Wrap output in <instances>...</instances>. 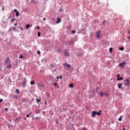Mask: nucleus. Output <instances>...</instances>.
Returning <instances> with one entry per match:
<instances>
[{
	"label": "nucleus",
	"instance_id": "1",
	"mask_svg": "<svg viewBox=\"0 0 130 130\" xmlns=\"http://www.w3.org/2000/svg\"><path fill=\"white\" fill-rule=\"evenodd\" d=\"M95 115H101V111L99 112L93 111L91 113V116L92 117H95Z\"/></svg>",
	"mask_w": 130,
	"mask_h": 130
},
{
	"label": "nucleus",
	"instance_id": "2",
	"mask_svg": "<svg viewBox=\"0 0 130 130\" xmlns=\"http://www.w3.org/2000/svg\"><path fill=\"white\" fill-rule=\"evenodd\" d=\"M129 79H125L124 80V85L126 87H129Z\"/></svg>",
	"mask_w": 130,
	"mask_h": 130
},
{
	"label": "nucleus",
	"instance_id": "3",
	"mask_svg": "<svg viewBox=\"0 0 130 130\" xmlns=\"http://www.w3.org/2000/svg\"><path fill=\"white\" fill-rule=\"evenodd\" d=\"M124 64H125V62H123L122 63H120L119 64V66L122 68V69H123L124 68Z\"/></svg>",
	"mask_w": 130,
	"mask_h": 130
},
{
	"label": "nucleus",
	"instance_id": "4",
	"mask_svg": "<svg viewBox=\"0 0 130 130\" xmlns=\"http://www.w3.org/2000/svg\"><path fill=\"white\" fill-rule=\"evenodd\" d=\"M38 87L39 88H43L44 87V84H40V83H37Z\"/></svg>",
	"mask_w": 130,
	"mask_h": 130
},
{
	"label": "nucleus",
	"instance_id": "5",
	"mask_svg": "<svg viewBox=\"0 0 130 130\" xmlns=\"http://www.w3.org/2000/svg\"><path fill=\"white\" fill-rule=\"evenodd\" d=\"M96 38H100V31H96Z\"/></svg>",
	"mask_w": 130,
	"mask_h": 130
},
{
	"label": "nucleus",
	"instance_id": "6",
	"mask_svg": "<svg viewBox=\"0 0 130 130\" xmlns=\"http://www.w3.org/2000/svg\"><path fill=\"white\" fill-rule=\"evenodd\" d=\"M64 54L65 56H70V54L68 52V51H66L64 53Z\"/></svg>",
	"mask_w": 130,
	"mask_h": 130
},
{
	"label": "nucleus",
	"instance_id": "7",
	"mask_svg": "<svg viewBox=\"0 0 130 130\" xmlns=\"http://www.w3.org/2000/svg\"><path fill=\"white\" fill-rule=\"evenodd\" d=\"M63 66H66V67H67V68H68V69H70V68H71V64H67V63H64Z\"/></svg>",
	"mask_w": 130,
	"mask_h": 130
},
{
	"label": "nucleus",
	"instance_id": "8",
	"mask_svg": "<svg viewBox=\"0 0 130 130\" xmlns=\"http://www.w3.org/2000/svg\"><path fill=\"white\" fill-rule=\"evenodd\" d=\"M61 22V20L59 19V18H57V21H56L57 24H59V23H60Z\"/></svg>",
	"mask_w": 130,
	"mask_h": 130
},
{
	"label": "nucleus",
	"instance_id": "9",
	"mask_svg": "<svg viewBox=\"0 0 130 130\" xmlns=\"http://www.w3.org/2000/svg\"><path fill=\"white\" fill-rule=\"evenodd\" d=\"M121 86H122V83H118V87L119 89L121 88Z\"/></svg>",
	"mask_w": 130,
	"mask_h": 130
},
{
	"label": "nucleus",
	"instance_id": "10",
	"mask_svg": "<svg viewBox=\"0 0 130 130\" xmlns=\"http://www.w3.org/2000/svg\"><path fill=\"white\" fill-rule=\"evenodd\" d=\"M98 90H99V87H97L96 88V90H95V89H93L92 90V92H95V93H97V91H98Z\"/></svg>",
	"mask_w": 130,
	"mask_h": 130
},
{
	"label": "nucleus",
	"instance_id": "11",
	"mask_svg": "<svg viewBox=\"0 0 130 130\" xmlns=\"http://www.w3.org/2000/svg\"><path fill=\"white\" fill-rule=\"evenodd\" d=\"M117 81H122V80H123V78H122V77L117 78Z\"/></svg>",
	"mask_w": 130,
	"mask_h": 130
},
{
	"label": "nucleus",
	"instance_id": "12",
	"mask_svg": "<svg viewBox=\"0 0 130 130\" xmlns=\"http://www.w3.org/2000/svg\"><path fill=\"white\" fill-rule=\"evenodd\" d=\"M22 117H18V118H17L16 119H15V121H18V120H20V119H21Z\"/></svg>",
	"mask_w": 130,
	"mask_h": 130
},
{
	"label": "nucleus",
	"instance_id": "13",
	"mask_svg": "<svg viewBox=\"0 0 130 130\" xmlns=\"http://www.w3.org/2000/svg\"><path fill=\"white\" fill-rule=\"evenodd\" d=\"M69 88H74V84H70L69 85Z\"/></svg>",
	"mask_w": 130,
	"mask_h": 130
},
{
	"label": "nucleus",
	"instance_id": "14",
	"mask_svg": "<svg viewBox=\"0 0 130 130\" xmlns=\"http://www.w3.org/2000/svg\"><path fill=\"white\" fill-rule=\"evenodd\" d=\"M36 101H37L38 104H39V102H41V100H39V99H37Z\"/></svg>",
	"mask_w": 130,
	"mask_h": 130
},
{
	"label": "nucleus",
	"instance_id": "15",
	"mask_svg": "<svg viewBox=\"0 0 130 130\" xmlns=\"http://www.w3.org/2000/svg\"><path fill=\"white\" fill-rule=\"evenodd\" d=\"M29 28H30V24L26 25V29H29Z\"/></svg>",
	"mask_w": 130,
	"mask_h": 130
},
{
	"label": "nucleus",
	"instance_id": "16",
	"mask_svg": "<svg viewBox=\"0 0 130 130\" xmlns=\"http://www.w3.org/2000/svg\"><path fill=\"white\" fill-rule=\"evenodd\" d=\"M30 85H35V81H31Z\"/></svg>",
	"mask_w": 130,
	"mask_h": 130
},
{
	"label": "nucleus",
	"instance_id": "17",
	"mask_svg": "<svg viewBox=\"0 0 130 130\" xmlns=\"http://www.w3.org/2000/svg\"><path fill=\"white\" fill-rule=\"evenodd\" d=\"M100 96H101V97L103 96V95H104V93H103V92H101L100 93Z\"/></svg>",
	"mask_w": 130,
	"mask_h": 130
},
{
	"label": "nucleus",
	"instance_id": "18",
	"mask_svg": "<svg viewBox=\"0 0 130 130\" xmlns=\"http://www.w3.org/2000/svg\"><path fill=\"white\" fill-rule=\"evenodd\" d=\"M16 14L15 16H16V17H18V16H19V11H17V12H16Z\"/></svg>",
	"mask_w": 130,
	"mask_h": 130
},
{
	"label": "nucleus",
	"instance_id": "19",
	"mask_svg": "<svg viewBox=\"0 0 130 130\" xmlns=\"http://www.w3.org/2000/svg\"><path fill=\"white\" fill-rule=\"evenodd\" d=\"M23 55L21 54L19 55V58H23Z\"/></svg>",
	"mask_w": 130,
	"mask_h": 130
},
{
	"label": "nucleus",
	"instance_id": "20",
	"mask_svg": "<svg viewBox=\"0 0 130 130\" xmlns=\"http://www.w3.org/2000/svg\"><path fill=\"white\" fill-rule=\"evenodd\" d=\"M16 93L17 94H19V93H20V90L19 89H16Z\"/></svg>",
	"mask_w": 130,
	"mask_h": 130
},
{
	"label": "nucleus",
	"instance_id": "21",
	"mask_svg": "<svg viewBox=\"0 0 130 130\" xmlns=\"http://www.w3.org/2000/svg\"><path fill=\"white\" fill-rule=\"evenodd\" d=\"M120 50H124V47H121L119 48Z\"/></svg>",
	"mask_w": 130,
	"mask_h": 130
},
{
	"label": "nucleus",
	"instance_id": "22",
	"mask_svg": "<svg viewBox=\"0 0 130 130\" xmlns=\"http://www.w3.org/2000/svg\"><path fill=\"white\" fill-rule=\"evenodd\" d=\"M122 117L121 116H120L119 118H118V120H119V121H121V120H122Z\"/></svg>",
	"mask_w": 130,
	"mask_h": 130
},
{
	"label": "nucleus",
	"instance_id": "23",
	"mask_svg": "<svg viewBox=\"0 0 130 130\" xmlns=\"http://www.w3.org/2000/svg\"><path fill=\"white\" fill-rule=\"evenodd\" d=\"M40 35H41L40 32H38V37H40Z\"/></svg>",
	"mask_w": 130,
	"mask_h": 130
},
{
	"label": "nucleus",
	"instance_id": "24",
	"mask_svg": "<svg viewBox=\"0 0 130 130\" xmlns=\"http://www.w3.org/2000/svg\"><path fill=\"white\" fill-rule=\"evenodd\" d=\"M4 102V100H3V99H0V103H2V102Z\"/></svg>",
	"mask_w": 130,
	"mask_h": 130
},
{
	"label": "nucleus",
	"instance_id": "25",
	"mask_svg": "<svg viewBox=\"0 0 130 130\" xmlns=\"http://www.w3.org/2000/svg\"><path fill=\"white\" fill-rule=\"evenodd\" d=\"M12 30H13L14 31H16V27H12Z\"/></svg>",
	"mask_w": 130,
	"mask_h": 130
},
{
	"label": "nucleus",
	"instance_id": "26",
	"mask_svg": "<svg viewBox=\"0 0 130 130\" xmlns=\"http://www.w3.org/2000/svg\"><path fill=\"white\" fill-rule=\"evenodd\" d=\"M72 34H75V33H76V31L75 30H72Z\"/></svg>",
	"mask_w": 130,
	"mask_h": 130
},
{
	"label": "nucleus",
	"instance_id": "27",
	"mask_svg": "<svg viewBox=\"0 0 130 130\" xmlns=\"http://www.w3.org/2000/svg\"><path fill=\"white\" fill-rule=\"evenodd\" d=\"M69 44H73V41H71L70 42H69Z\"/></svg>",
	"mask_w": 130,
	"mask_h": 130
},
{
	"label": "nucleus",
	"instance_id": "28",
	"mask_svg": "<svg viewBox=\"0 0 130 130\" xmlns=\"http://www.w3.org/2000/svg\"><path fill=\"white\" fill-rule=\"evenodd\" d=\"M110 52H112V48H110Z\"/></svg>",
	"mask_w": 130,
	"mask_h": 130
},
{
	"label": "nucleus",
	"instance_id": "29",
	"mask_svg": "<svg viewBox=\"0 0 130 130\" xmlns=\"http://www.w3.org/2000/svg\"><path fill=\"white\" fill-rule=\"evenodd\" d=\"M2 11H5V7L4 6L2 7Z\"/></svg>",
	"mask_w": 130,
	"mask_h": 130
},
{
	"label": "nucleus",
	"instance_id": "30",
	"mask_svg": "<svg viewBox=\"0 0 130 130\" xmlns=\"http://www.w3.org/2000/svg\"><path fill=\"white\" fill-rule=\"evenodd\" d=\"M82 130H87V128L83 127Z\"/></svg>",
	"mask_w": 130,
	"mask_h": 130
},
{
	"label": "nucleus",
	"instance_id": "31",
	"mask_svg": "<svg viewBox=\"0 0 130 130\" xmlns=\"http://www.w3.org/2000/svg\"><path fill=\"white\" fill-rule=\"evenodd\" d=\"M14 12H15V13H17V12H18V10L15 9H14Z\"/></svg>",
	"mask_w": 130,
	"mask_h": 130
},
{
	"label": "nucleus",
	"instance_id": "32",
	"mask_svg": "<svg viewBox=\"0 0 130 130\" xmlns=\"http://www.w3.org/2000/svg\"><path fill=\"white\" fill-rule=\"evenodd\" d=\"M105 96H108V93H104Z\"/></svg>",
	"mask_w": 130,
	"mask_h": 130
},
{
	"label": "nucleus",
	"instance_id": "33",
	"mask_svg": "<svg viewBox=\"0 0 130 130\" xmlns=\"http://www.w3.org/2000/svg\"><path fill=\"white\" fill-rule=\"evenodd\" d=\"M35 29H40V27L39 26H38L36 27Z\"/></svg>",
	"mask_w": 130,
	"mask_h": 130
},
{
	"label": "nucleus",
	"instance_id": "34",
	"mask_svg": "<svg viewBox=\"0 0 130 130\" xmlns=\"http://www.w3.org/2000/svg\"><path fill=\"white\" fill-rule=\"evenodd\" d=\"M13 30V27H11L9 29V31H12Z\"/></svg>",
	"mask_w": 130,
	"mask_h": 130
},
{
	"label": "nucleus",
	"instance_id": "35",
	"mask_svg": "<svg viewBox=\"0 0 130 130\" xmlns=\"http://www.w3.org/2000/svg\"><path fill=\"white\" fill-rule=\"evenodd\" d=\"M37 53H38L39 55H40V51H38Z\"/></svg>",
	"mask_w": 130,
	"mask_h": 130
},
{
	"label": "nucleus",
	"instance_id": "36",
	"mask_svg": "<svg viewBox=\"0 0 130 130\" xmlns=\"http://www.w3.org/2000/svg\"><path fill=\"white\" fill-rule=\"evenodd\" d=\"M54 85L55 86H57V83H54Z\"/></svg>",
	"mask_w": 130,
	"mask_h": 130
},
{
	"label": "nucleus",
	"instance_id": "37",
	"mask_svg": "<svg viewBox=\"0 0 130 130\" xmlns=\"http://www.w3.org/2000/svg\"><path fill=\"white\" fill-rule=\"evenodd\" d=\"M15 20H16V19H12V20H11V21H12V22H14V21H15Z\"/></svg>",
	"mask_w": 130,
	"mask_h": 130
},
{
	"label": "nucleus",
	"instance_id": "38",
	"mask_svg": "<svg viewBox=\"0 0 130 130\" xmlns=\"http://www.w3.org/2000/svg\"><path fill=\"white\" fill-rule=\"evenodd\" d=\"M117 78H119V77H120L119 74H118L117 76Z\"/></svg>",
	"mask_w": 130,
	"mask_h": 130
},
{
	"label": "nucleus",
	"instance_id": "39",
	"mask_svg": "<svg viewBox=\"0 0 130 130\" xmlns=\"http://www.w3.org/2000/svg\"><path fill=\"white\" fill-rule=\"evenodd\" d=\"M56 79H57V80H58V79H59V77L57 76V77H56Z\"/></svg>",
	"mask_w": 130,
	"mask_h": 130
},
{
	"label": "nucleus",
	"instance_id": "40",
	"mask_svg": "<svg viewBox=\"0 0 130 130\" xmlns=\"http://www.w3.org/2000/svg\"><path fill=\"white\" fill-rule=\"evenodd\" d=\"M29 114H27L26 115V117H29Z\"/></svg>",
	"mask_w": 130,
	"mask_h": 130
},
{
	"label": "nucleus",
	"instance_id": "41",
	"mask_svg": "<svg viewBox=\"0 0 130 130\" xmlns=\"http://www.w3.org/2000/svg\"><path fill=\"white\" fill-rule=\"evenodd\" d=\"M5 110H6V111H8V108H5Z\"/></svg>",
	"mask_w": 130,
	"mask_h": 130
},
{
	"label": "nucleus",
	"instance_id": "42",
	"mask_svg": "<svg viewBox=\"0 0 130 130\" xmlns=\"http://www.w3.org/2000/svg\"><path fill=\"white\" fill-rule=\"evenodd\" d=\"M45 20H46V19L45 18H43V20H44V21H45Z\"/></svg>",
	"mask_w": 130,
	"mask_h": 130
},
{
	"label": "nucleus",
	"instance_id": "43",
	"mask_svg": "<svg viewBox=\"0 0 130 130\" xmlns=\"http://www.w3.org/2000/svg\"><path fill=\"white\" fill-rule=\"evenodd\" d=\"M61 9H59V12H61Z\"/></svg>",
	"mask_w": 130,
	"mask_h": 130
},
{
	"label": "nucleus",
	"instance_id": "44",
	"mask_svg": "<svg viewBox=\"0 0 130 130\" xmlns=\"http://www.w3.org/2000/svg\"><path fill=\"white\" fill-rule=\"evenodd\" d=\"M50 66H52V67H54L53 64H51Z\"/></svg>",
	"mask_w": 130,
	"mask_h": 130
},
{
	"label": "nucleus",
	"instance_id": "45",
	"mask_svg": "<svg viewBox=\"0 0 130 130\" xmlns=\"http://www.w3.org/2000/svg\"><path fill=\"white\" fill-rule=\"evenodd\" d=\"M45 104H47V102H45Z\"/></svg>",
	"mask_w": 130,
	"mask_h": 130
},
{
	"label": "nucleus",
	"instance_id": "46",
	"mask_svg": "<svg viewBox=\"0 0 130 130\" xmlns=\"http://www.w3.org/2000/svg\"><path fill=\"white\" fill-rule=\"evenodd\" d=\"M58 52H59V51H60V52H61V50H60V51L58 50Z\"/></svg>",
	"mask_w": 130,
	"mask_h": 130
},
{
	"label": "nucleus",
	"instance_id": "47",
	"mask_svg": "<svg viewBox=\"0 0 130 130\" xmlns=\"http://www.w3.org/2000/svg\"><path fill=\"white\" fill-rule=\"evenodd\" d=\"M105 22H106V21H104L103 22V24H104V23H105Z\"/></svg>",
	"mask_w": 130,
	"mask_h": 130
},
{
	"label": "nucleus",
	"instance_id": "48",
	"mask_svg": "<svg viewBox=\"0 0 130 130\" xmlns=\"http://www.w3.org/2000/svg\"><path fill=\"white\" fill-rule=\"evenodd\" d=\"M32 114V113H30L29 114H28L29 115H31Z\"/></svg>",
	"mask_w": 130,
	"mask_h": 130
},
{
	"label": "nucleus",
	"instance_id": "49",
	"mask_svg": "<svg viewBox=\"0 0 130 130\" xmlns=\"http://www.w3.org/2000/svg\"><path fill=\"white\" fill-rule=\"evenodd\" d=\"M23 119H24L25 120H26V117L23 118Z\"/></svg>",
	"mask_w": 130,
	"mask_h": 130
},
{
	"label": "nucleus",
	"instance_id": "50",
	"mask_svg": "<svg viewBox=\"0 0 130 130\" xmlns=\"http://www.w3.org/2000/svg\"><path fill=\"white\" fill-rule=\"evenodd\" d=\"M14 26H17V23H15V24H14Z\"/></svg>",
	"mask_w": 130,
	"mask_h": 130
},
{
	"label": "nucleus",
	"instance_id": "51",
	"mask_svg": "<svg viewBox=\"0 0 130 130\" xmlns=\"http://www.w3.org/2000/svg\"><path fill=\"white\" fill-rule=\"evenodd\" d=\"M52 20H53V21H54V18L52 19Z\"/></svg>",
	"mask_w": 130,
	"mask_h": 130
},
{
	"label": "nucleus",
	"instance_id": "52",
	"mask_svg": "<svg viewBox=\"0 0 130 130\" xmlns=\"http://www.w3.org/2000/svg\"><path fill=\"white\" fill-rule=\"evenodd\" d=\"M60 79H62V77H61V76H60Z\"/></svg>",
	"mask_w": 130,
	"mask_h": 130
},
{
	"label": "nucleus",
	"instance_id": "53",
	"mask_svg": "<svg viewBox=\"0 0 130 130\" xmlns=\"http://www.w3.org/2000/svg\"><path fill=\"white\" fill-rule=\"evenodd\" d=\"M128 39H130V37H129L128 38Z\"/></svg>",
	"mask_w": 130,
	"mask_h": 130
},
{
	"label": "nucleus",
	"instance_id": "54",
	"mask_svg": "<svg viewBox=\"0 0 130 130\" xmlns=\"http://www.w3.org/2000/svg\"><path fill=\"white\" fill-rule=\"evenodd\" d=\"M56 123H57H57H58V121H57V122H56Z\"/></svg>",
	"mask_w": 130,
	"mask_h": 130
},
{
	"label": "nucleus",
	"instance_id": "55",
	"mask_svg": "<svg viewBox=\"0 0 130 130\" xmlns=\"http://www.w3.org/2000/svg\"><path fill=\"white\" fill-rule=\"evenodd\" d=\"M123 130H125V128H123Z\"/></svg>",
	"mask_w": 130,
	"mask_h": 130
},
{
	"label": "nucleus",
	"instance_id": "56",
	"mask_svg": "<svg viewBox=\"0 0 130 130\" xmlns=\"http://www.w3.org/2000/svg\"><path fill=\"white\" fill-rule=\"evenodd\" d=\"M57 88H59V86H58Z\"/></svg>",
	"mask_w": 130,
	"mask_h": 130
},
{
	"label": "nucleus",
	"instance_id": "57",
	"mask_svg": "<svg viewBox=\"0 0 130 130\" xmlns=\"http://www.w3.org/2000/svg\"><path fill=\"white\" fill-rule=\"evenodd\" d=\"M21 30H23V29H22V28H21Z\"/></svg>",
	"mask_w": 130,
	"mask_h": 130
}]
</instances>
